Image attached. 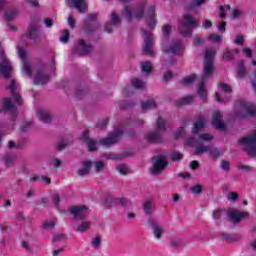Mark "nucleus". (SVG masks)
<instances>
[{"mask_svg": "<svg viewBox=\"0 0 256 256\" xmlns=\"http://www.w3.org/2000/svg\"><path fill=\"white\" fill-rule=\"evenodd\" d=\"M153 171L155 175L161 173L167 167V158L165 156H157L152 159Z\"/></svg>", "mask_w": 256, "mask_h": 256, "instance_id": "nucleus-13", "label": "nucleus"}, {"mask_svg": "<svg viewBox=\"0 0 256 256\" xmlns=\"http://www.w3.org/2000/svg\"><path fill=\"white\" fill-rule=\"evenodd\" d=\"M212 125L215 129H225V124L223 123V114L216 111L212 115Z\"/></svg>", "mask_w": 256, "mask_h": 256, "instance_id": "nucleus-20", "label": "nucleus"}, {"mask_svg": "<svg viewBox=\"0 0 256 256\" xmlns=\"http://www.w3.org/2000/svg\"><path fill=\"white\" fill-rule=\"evenodd\" d=\"M227 212L223 209H217L213 213V219H221V216L225 215Z\"/></svg>", "mask_w": 256, "mask_h": 256, "instance_id": "nucleus-42", "label": "nucleus"}, {"mask_svg": "<svg viewBox=\"0 0 256 256\" xmlns=\"http://www.w3.org/2000/svg\"><path fill=\"white\" fill-rule=\"evenodd\" d=\"M155 100H148L142 103V111H149V109H155Z\"/></svg>", "mask_w": 256, "mask_h": 256, "instance_id": "nucleus-36", "label": "nucleus"}, {"mask_svg": "<svg viewBox=\"0 0 256 256\" xmlns=\"http://www.w3.org/2000/svg\"><path fill=\"white\" fill-rule=\"evenodd\" d=\"M63 239H65V235L63 234H58L53 237V241H61Z\"/></svg>", "mask_w": 256, "mask_h": 256, "instance_id": "nucleus-63", "label": "nucleus"}, {"mask_svg": "<svg viewBox=\"0 0 256 256\" xmlns=\"http://www.w3.org/2000/svg\"><path fill=\"white\" fill-rule=\"evenodd\" d=\"M193 27H199V23H197V21H195L189 14H185L178 24L180 33L186 37H191L193 34L191 29H193Z\"/></svg>", "mask_w": 256, "mask_h": 256, "instance_id": "nucleus-5", "label": "nucleus"}, {"mask_svg": "<svg viewBox=\"0 0 256 256\" xmlns=\"http://www.w3.org/2000/svg\"><path fill=\"white\" fill-rule=\"evenodd\" d=\"M117 171L120 175H127V173H129V167L127 165L120 164L117 166Z\"/></svg>", "mask_w": 256, "mask_h": 256, "instance_id": "nucleus-40", "label": "nucleus"}, {"mask_svg": "<svg viewBox=\"0 0 256 256\" xmlns=\"http://www.w3.org/2000/svg\"><path fill=\"white\" fill-rule=\"evenodd\" d=\"M9 89L14 99V103L11 101V98H5L3 100V109L4 111L11 113L12 117H15V113H17V105H21V103H23L21 95L17 92V81H15V79L11 80Z\"/></svg>", "mask_w": 256, "mask_h": 256, "instance_id": "nucleus-3", "label": "nucleus"}, {"mask_svg": "<svg viewBox=\"0 0 256 256\" xmlns=\"http://www.w3.org/2000/svg\"><path fill=\"white\" fill-rule=\"evenodd\" d=\"M68 25L73 29L75 27V20L73 17L69 16L68 17Z\"/></svg>", "mask_w": 256, "mask_h": 256, "instance_id": "nucleus-62", "label": "nucleus"}, {"mask_svg": "<svg viewBox=\"0 0 256 256\" xmlns=\"http://www.w3.org/2000/svg\"><path fill=\"white\" fill-rule=\"evenodd\" d=\"M229 167H230V164L229 162L223 160L221 162V169H223L224 171H229Z\"/></svg>", "mask_w": 256, "mask_h": 256, "instance_id": "nucleus-55", "label": "nucleus"}, {"mask_svg": "<svg viewBox=\"0 0 256 256\" xmlns=\"http://www.w3.org/2000/svg\"><path fill=\"white\" fill-rule=\"evenodd\" d=\"M68 143L66 140H62L59 144H58V149L61 151L63 149H65L67 147Z\"/></svg>", "mask_w": 256, "mask_h": 256, "instance_id": "nucleus-57", "label": "nucleus"}, {"mask_svg": "<svg viewBox=\"0 0 256 256\" xmlns=\"http://www.w3.org/2000/svg\"><path fill=\"white\" fill-rule=\"evenodd\" d=\"M61 43H67L69 41V30H64L62 36L60 37Z\"/></svg>", "mask_w": 256, "mask_h": 256, "instance_id": "nucleus-46", "label": "nucleus"}, {"mask_svg": "<svg viewBox=\"0 0 256 256\" xmlns=\"http://www.w3.org/2000/svg\"><path fill=\"white\" fill-rule=\"evenodd\" d=\"M183 133H185V129L179 128L178 131L175 133L176 139H179L183 135Z\"/></svg>", "mask_w": 256, "mask_h": 256, "instance_id": "nucleus-61", "label": "nucleus"}, {"mask_svg": "<svg viewBox=\"0 0 256 256\" xmlns=\"http://www.w3.org/2000/svg\"><path fill=\"white\" fill-rule=\"evenodd\" d=\"M31 181H43L44 183H46V185H49V183H51V179H49V178H47L45 176H42L40 178L32 176L31 177Z\"/></svg>", "mask_w": 256, "mask_h": 256, "instance_id": "nucleus-43", "label": "nucleus"}, {"mask_svg": "<svg viewBox=\"0 0 256 256\" xmlns=\"http://www.w3.org/2000/svg\"><path fill=\"white\" fill-rule=\"evenodd\" d=\"M195 79H197V75L191 74V75L185 77L183 79L182 83H183V85H191L195 81Z\"/></svg>", "mask_w": 256, "mask_h": 256, "instance_id": "nucleus-38", "label": "nucleus"}, {"mask_svg": "<svg viewBox=\"0 0 256 256\" xmlns=\"http://www.w3.org/2000/svg\"><path fill=\"white\" fill-rule=\"evenodd\" d=\"M237 75L243 79L247 75V70L245 69V62L240 60L237 65Z\"/></svg>", "mask_w": 256, "mask_h": 256, "instance_id": "nucleus-30", "label": "nucleus"}, {"mask_svg": "<svg viewBox=\"0 0 256 256\" xmlns=\"http://www.w3.org/2000/svg\"><path fill=\"white\" fill-rule=\"evenodd\" d=\"M234 43H236V45H243V35H237Z\"/></svg>", "mask_w": 256, "mask_h": 256, "instance_id": "nucleus-56", "label": "nucleus"}, {"mask_svg": "<svg viewBox=\"0 0 256 256\" xmlns=\"http://www.w3.org/2000/svg\"><path fill=\"white\" fill-rule=\"evenodd\" d=\"M227 215L230 219V221H232L233 223H239V221H241V219H246V217H249V213L245 212V211H239L233 208H230L227 211Z\"/></svg>", "mask_w": 256, "mask_h": 256, "instance_id": "nucleus-16", "label": "nucleus"}, {"mask_svg": "<svg viewBox=\"0 0 256 256\" xmlns=\"http://www.w3.org/2000/svg\"><path fill=\"white\" fill-rule=\"evenodd\" d=\"M109 19L112 24H107L105 26L106 33H111V31H113V25H119V23H121V18L115 12L110 14Z\"/></svg>", "mask_w": 256, "mask_h": 256, "instance_id": "nucleus-23", "label": "nucleus"}, {"mask_svg": "<svg viewBox=\"0 0 256 256\" xmlns=\"http://www.w3.org/2000/svg\"><path fill=\"white\" fill-rule=\"evenodd\" d=\"M22 247L25 249V251H28V253H31L33 249L31 248V244L27 241H22Z\"/></svg>", "mask_w": 256, "mask_h": 256, "instance_id": "nucleus-50", "label": "nucleus"}, {"mask_svg": "<svg viewBox=\"0 0 256 256\" xmlns=\"http://www.w3.org/2000/svg\"><path fill=\"white\" fill-rule=\"evenodd\" d=\"M213 139V136L211 134H201L197 139L195 138H189L186 142V145H189L190 147H196V155H201V153H207V151L211 150V147L209 146H198L200 143H203V141H211Z\"/></svg>", "mask_w": 256, "mask_h": 256, "instance_id": "nucleus-4", "label": "nucleus"}, {"mask_svg": "<svg viewBox=\"0 0 256 256\" xmlns=\"http://www.w3.org/2000/svg\"><path fill=\"white\" fill-rule=\"evenodd\" d=\"M215 97L218 103L229 101V97H231V86L223 83L218 84V92H216Z\"/></svg>", "mask_w": 256, "mask_h": 256, "instance_id": "nucleus-9", "label": "nucleus"}, {"mask_svg": "<svg viewBox=\"0 0 256 256\" xmlns=\"http://www.w3.org/2000/svg\"><path fill=\"white\" fill-rule=\"evenodd\" d=\"M208 41H211L212 43H221V41H223V37L221 35L212 34L208 36Z\"/></svg>", "mask_w": 256, "mask_h": 256, "instance_id": "nucleus-39", "label": "nucleus"}, {"mask_svg": "<svg viewBox=\"0 0 256 256\" xmlns=\"http://www.w3.org/2000/svg\"><path fill=\"white\" fill-rule=\"evenodd\" d=\"M192 193H194L195 195H199V193H201V191H203V186H201L200 184H197L195 186H193L191 188Z\"/></svg>", "mask_w": 256, "mask_h": 256, "instance_id": "nucleus-45", "label": "nucleus"}, {"mask_svg": "<svg viewBox=\"0 0 256 256\" xmlns=\"http://www.w3.org/2000/svg\"><path fill=\"white\" fill-rule=\"evenodd\" d=\"M155 209V204H153V200H147L144 203V211L147 215H151Z\"/></svg>", "mask_w": 256, "mask_h": 256, "instance_id": "nucleus-32", "label": "nucleus"}, {"mask_svg": "<svg viewBox=\"0 0 256 256\" xmlns=\"http://www.w3.org/2000/svg\"><path fill=\"white\" fill-rule=\"evenodd\" d=\"M171 79H173V72H171V71L166 72V73L164 74V80H165V81H169V80H171Z\"/></svg>", "mask_w": 256, "mask_h": 256, "instance_id": "nucleus-59", "label": "nucleus"}, {"mask_svg": "<svg viewBox=\"0 0 256 256\" xmlns=\"http://www.w3.org/2000/svg\"><path fill=\"white\" fill-rule=\"evenodd\" d=\"M157 130L147 134L146 139L149 143H161V133H165L167 123L161 117L156 122Z\"/></svg>", "mask_w": 256, "mask_h": 256, "instance_id": "nucleus-6", "label": "nucleus"}, {"mask_svg": "<svg viewBox=\"0 0 256 256\" xmlns=\"http://www.w3.org/2000/svg\"><path fill=\"white\" fill-rule=\"evenodd\" d=\"M70 3L79 13H85L87 11V2L85 0H66Z\"/></svg>", "mask_w": 256, "mask_h": 256, "instance_id": "nucleus-22", "label": "nucleus"}, {"mask_svg": "<svg viewBox=\"0 0 256 256\" xmlns=\"http://www.w3.org/2000/svg\"><path fill=\"white\" fill-rule=\"evenodd\" d=\"M122 15L128 20L132 19H145L149 29H155L157 26V18L155 16V6L147 7V2L143 1L138 7L133 8L126 6L122 12Z\"/></svg>", "mask_w": 256, "mask_h": 256, "instance_id": "nucleus-1", "label": "nucleus"}, {"mask_svg": "<svg viewBox=\"0 0 256 256\" xmlns=\"http://www.w3.org/2000/svg\"><path fill=\"white\" fill-rule=\"evenodd\" d=\"M18 55L22 62V69L28 77H31V66L29 65V62L27 61V52H25L24 48H21L17 46Z\"/></svg>", "mask_w": 256, "mask_h": 256, "instance_id": "nucleus-14", "label": "nucleus"}, {"mask_svg": "<svg viewBox=\"0 0 256 256\" xmlns=\"http://www.w3.org/2000/svg\"><path fill=\"white\" fill-rule=\"evenodd\" d=\"M17 15H19V11H17V10H8L5 13L4 19L7 23H9V21H13V19H15V17H17Z\"/></svg>", "mask_w": 256, "mask_h": 256, "instance_id": "nucleus-33", "label": "nucleus"}, {"mask_svg": "<svg viewBox=\"0 0 256 256\" xmlns=\"http://www.w3.org/2000/svg\"><path fill=\"white\" fill-rule=\"evenodd\" d=\"M91 165H93V162L91 161L83 162V168L78 170V175H80V177L87 175L89 171H91Z\"/></svg>", "mask_w": 256, "mask_h": 256, "instance_id": "nucleus-28", "label": "nucleus"}, {"mask_svg": "<svg viewBox=\"0 0 256 256\" xmlns=\"http://www.w3.org/2000/svg\"><path fill=\"white\" fill-rule=\"evenodd\" d=\"M239 197V195H237V193L235 192H230L228 193V201H237V198Z\"/></svg>", "mask_w": 256, "mask_h": 256, "instance_id": "nucleus-51", "label": "nucleus"}, {"mask_svg": "<svg viewBox=\"0 0 256 256\" xmlns=\"http://www.w3.org/2000/svg\"><path fill=\"white\" fill-rule=\"evenodd\" d=\"M27 36L30 39H37V37H39V25L32 23L28 30Z\"/></svg>", "mask_w": 256, "mask_h": 256, "instance_id": "nucleus-27", "label": "nucleus"}, {"mask_svg": "<svg viewBox=\"0 0 256 256\" xmlns=\"http://www.w3.org/2000/svg\"><path fill=\"white\" fill-rule=\"evenodd\" d=\"M142 37L144 39L143 53L153 57V34L147 30L142 29Z\"/></svg>", "mask_w": 256, "mask_h": 256, "instance_id": "nucleus-10", "label": "nucleus"}, {"mask_svg": "<svg viewBox=\"0 0 256 256\" xmlns=\"http://www.w3.org/2000/svg\"><path fill=\"white\" fill-rule=\"evenodd\" d=\"M215 49H206L204 54V69L202 72V78L198 87V95L202 99H207V88H205V83L209 77L213 75L215 67L213 66V61L215 59Z\"/></svg>", "mask_w": 256, "mask_h": 256, "instance_id": "nucleus-2", "label": "nucleus"}, {"mask_svg": "<svg viewBox=\"0 0 256 256\" xmlns=\"http://www.w3.org/2000/svg\"><path fill=\"white\" fill-rule=\"evenodd\" d=\"M121 135H123V129L118 128L114 132L110 133L108 138L100 140V144H102L103 147H111V145L119 141V137H121Z\"/></svg>", "mask_w": 256, "mask_h": 256, "instance_id": "nucleus-11", "label": "nucleus"}, {"mask_svg": "<svg viewBox=\"0 0 256 256\" xmlns=\"http://www.w3.org/2000/svg\"><path fill=\"white\" fill-rule=\"evenodd\" d=\"M170 159L172 161H181V159H183V154H181L180 152L174 151L170 154Z\"/></svg>", "mask_w": 256, "mask_h": 256, "instance_id": "nucleus-41", "label": "nucleus"}, {"mask_svg": "<svg viewBox=\"0 0 256 256\" xmlns=\"http://www.w3.org/2000/svg\"><path fill=\"white\" fill-rule=\"evenodd\" d=\"M91 51H93V46L85 42V40H79L77 45L73 48V53H76L77 55H89Z\"/></svg>", "mask_w": 256, "mask_h": 256, "instance_id": "nucleus-12", "label": "nucleus"}, {"mask_svg": "<svg viewBox=\"0 0 256 256\" xmlns=\"http://www.w3.org/2000/svg\"><path fill=\"white\" fill-rule=\"evenodd\" d=\"M148 223L150 227L153 229V233L156 239H161V236L164 233L163 226L159 224V222L153 220V218L148 219Z\"/></svg>", "mask_w": 256, "mask_h": 256, "instance_id": "nucleus-19", "label": "nucleus"}, {"mask_svg": "<svg viewBox=\"0 0 256 256\" xmlns=\"http://www.w3.org/2000/svg\"><path fill=\"white\" fill-rule=\"evenodd\" d=\"M162 50L164 53H167L168 55H182L183 54V43L181 41L173 42L169 48H165L164 45H162Z\"/></svg>", "mask_w": 256, "mask_h": 256, "instance_id": "nucleus-15", "label": "nucleus"}, {"mask_svg": "<svg viewBox=\"0 0 256 256\" xmlns=\"http://www.w3.org/2000/svg\"><path fill=\"white\" fill-rule=\"evenodd\" d=\"M132 85L135 89H145V82L139 78L132 79Z\"/></svg>", "mask_w": 256, "mask_h": 256, "instance_id": "nucleus-37", "label": "nucleus"}, {"mask_svg": "<svg viewBox=\"0 0 256 256\" xmlns=\"http://www.w3.org/2000/svg\"><path fill=\"white\" fill-rule=\"evenodd\" d=\"M205 123H207V119H205V116H198L197 122L194 124V127L192 129V133L194 135H197L201 129H205Z\"/></svg>", "mask_w": 256, "mask_h": 256, "instance_id": "nucleus-24", "label": "nucleus"}, {"mask_svg": "<svg viewBox=\"0 0 256 256\" xmlns=\"http://www.w3.org/2000/svg\"><path fill=\"white\" fill-rule=\"evenodd\" d=\"M13 66L11 65V61L7 59L5 52L0 50V75L4 77V79H9L11 77V70Z\"/></svg>", "mask_w": 256, "mask_h": 256, "instance_id": "nucleus-8", "label": "nucleus"}, {"mask_svg": "<svg viewBox=\"0 0 256 256\" xmlns=\"http://www.w3.org/2000/svg\"><path fill=\"white\" fill-rule=\"evenodd\" d=\"M14 158L13 156H6L5 157V163L8 167H11L13 165Z\"/></svg>", "mask_w": 256, "mask_h": 256, "instance_id": "nucleus-53", "label": "nucleus"}, {"mask_svg": "<svg viewBox=\"0 0 256 256\" xmlns=\"http://www.w3.org/2000/svg\"><path fill=\"white\" fill-rule=\"evenodd\" d=\"M115 202L119 205H122L123 207H127V205L129 204V200H127V198H117L115 199Z\"/></svg>", "mask_w": 256, "mask_h": 256, "instance_id": "nucleus-47", "label": "nucleus"}, {"mask_svg": "<svg viewBox=\"0 0 256 256\" xmlns=\"http://www.w3.org/2000/svg\"><path fill=\"white\" fill-rule=\"evenodd\" d=\"M152 69H153V64H151V62H142V64H141L142 73L149 75V73H151Z\"/></svg>", "mask_w": 256, "mask_h": 256, "instance_id": "nucleus-35", "label": "nucleus"}, {"mask_svg": "<svg viewBox=\"0 0 256 256\" xmlns=\"http://www.w3.org/2000/svg\"><path fill=\"white\" fill-rule=\"evenodd\" d=\"M55 225H56L55 220H47L46 222L43 223L44 229H53Z\"/></svg>", "mask_w": 256, "mask_h": 256, "instance_id": "nucleus-44", "label": "nucleus"}, {"mask_svg": "<svg viewBox=\"0 0 256 256\" xmlns=\"http://www.w3.org/2000/svg\"><path fill=\"white\" fill-rule=\"evenodd\" d=\"M49 81V76L43 72H38L34 78L35 85H45Z\"/></svg>", "mask_w": 256, "mask_h": 256, "instance_id": "nucleus-26", "label": "nucleus"}, {"mask_svg": "<svg viewBox=\"0 0 256 256\" xmlns=\"http://www.w3.org/2000/svg\"><path fill=\"white\" fill-rule=\"evenodd\" d=\"M69 211L74 219H85L87 217L86 206H72L69 208Z\"/></svg>", "mask_w": 256, "mask_h": 256, "instance_id": "nucleus-17", "label": "nucleus"}, {"mask_svg": "<svg viewBox=\"0 0 256 256\" xmlns=\"http://www.w3.org/2000/svg\"><path fill=\"white\" fill-rule=\"evenodd\" d=\"M37 116L40 121H42V123H51V115L49 114V112H47V110L40 108L37 111Z\"/></svg>", "mask_w": 256, "mask_h": 256, "instance_id": "nucleus-25", "label": "nucleus"}, {"mask_svg": "<svg viewBox=\"0 0 256 256\" xmlns=\"http://www.w3.org/2000/svg\"><path fill=\"white\" fill-rule=\"evenodd\" d=\"M52 201H53L55 207H58L59 201H60V199H59V194H54V195H53V198H52Z\"/></svg>", "mask_w": 256, "mask_h": 256, "instance_id": "nucleus-58", "label": "nucleus"}, {"mask_svg": "<svg viewBox=\"0 0 256 256\" xmlns=\"http://www.w3.org/2000/svg\"><path fill=\"white\" fill-rule=\"evenodd\" d=\"M44 24H45V27H53V19L51 18H46L44 20Z\"/></svg>", "mask_w": 256, "mask_h": 256, "instance_id": "nucleus-60", "label": "nucleus"}, {"mask_svg": "<svg viewBox=\"0 0 256 256\" xmlns=\"http://www.w3.org/2000/svg\"><path fill=\"white\" fill-rule=\"evenodd\" d=\"M162 31H163L164 37H169V35L171 33V26L164 25V27L162 28Z\"/></svg>", "mask_w": 256, "mask_h": 256, "instance_id": "nucleus-49", "label": "nucleus"}, {"mask_svg": "<svg viewBox=\"0 0 256 256\" xmlns=\"http://www.w3.org/2000/svg\"><path fill=\"white\" fill-rule=\"evenodd\" d=\"M82 141L86 143L89 151H96L97 150V142L95 140L89 138V131H84L82 137Z\"/></svg>", "mask_w": 256, "mask_h": 256, "instance_id": "nucleus-21", "label": "nucleus"}, {"mask_svg": "<svg viewBox=\"0 0 256 256\" xmlns=\"http://www.w3.org/2000/svg\"><path fill=\"white\" fill-rule=\"evenodd\" d=\"M240 145L245 148L248 155L255 157L256 155V130L248 137L241 138L239 140Z\"/></svg>", "mask_w": 256, "mask_h": 256, "instance_id": "nucleus-7", "label": "nucleus"}, {"mask_svg": "<svg viewBox=\"0 0 256 256\" xmlns=\"http://www.w3.org/2000/svg\"><path fill=\"white\" fill-rule=\"evenodd\" d=\"M231 9V6H220V17L221 19L225 18V11H229Z\"/></svg>", "mask_w": 256, "mask_h": 256, "instance_id": "nucleus-48", "label": "nucleus"}, {"mask_svg": "<svg viewBox=\"0 0 256 256\" xmlns=\"http://www.w3.org/2000/svg\"><path fill=\"white\" fill-rule=\"evenodd\" d=\"M100 245H101V239L94 238L92 240V247H94L95 249H97Z\"/></svg>", "mask_w": 256, "mask_h": 256, "instance_id": "nucleus-54", "label": "nucleus"}, {"mask_svg": "<svg viewBox=\"0 0 256 256\" xmlns=\"http://www.w3.org/2000/svg\"><path fill=\"white\" fill-rule=\"evenodd\" d=\"M194 97L192 95L186 96L176 101L177 105H189V103H193Z\"/></svg>", "mask_w": 256, "mask_h": 256, "instance_id": "nucleus-34", "label": "nucleus"}, {"mask_svg": "<svg viewBox=\"0 0 256 256\" xmlns=\"http://www.w3.org/2000/svg\"><path fill=\"white\" fill-rule=\"evenodd\" d=\"M106 159H119V155L116 154H106Z\"/></svg>", "mask_w": 256, "mask_h": 256, "instance_id": "nucleus-64", "label": "nucleus"}, {"mask_svg": "<svg viewBox=\"0 0 256 256\" xmlns=\"http://www.w3.org/2000/svg\"><path fill=\"white\" fill-rule=\"evenodd\" d=\"M103 167H105V163L101 161L95 162V171H102Z\"/></svg>", "mask_w": 256, "mask_h": 256, "instance_id": "nucleus-52", "label": "nucleus"}, {"mask_svg": "<svg viewBox=\"0 0 256 256\" xmlns=\"http://www.w3.org/2000/svg\"><path fill=\"white\" fill-rule=\"evenodd\" d=\"M239 106L250 117H255L256 115V106L253 103L241 100Z\"/></svg>", "mask_w": 256, "mask_h": 256, "instance_id": "nucleus-18", "label": "nucleus"}, {"mask_svg": "<svg viewBox=\"0 0 256 256\" xmlns=\"http://www.w3.org/2000/svg\"><path fill=\"white\" fill-rule=\"evenodd\" d=\"M91 227V224L88 221L82 220L80 224H78L75 229L78 233H83L84 231H87Z\"/></svg>", "mask_w": 256, "mask_h": 256, "instance_id": "nucleus-31", "label": "nucleus"}, {"mask_svg": "<svg viewBox=\"0 0 256 256\" xmlns=\"http://www.w3.org/2000/svg\"><path fill=\"white\" fill-rule=\"evenodd\" d=\"M235 55H239V49L229 50L226 49L223 54L224 61H231Z\"/></svg>", "mask_w": 256, "mask_h": 256, "instance_id": "nucleus-29", "label": "nucleus"}]
</instances>
